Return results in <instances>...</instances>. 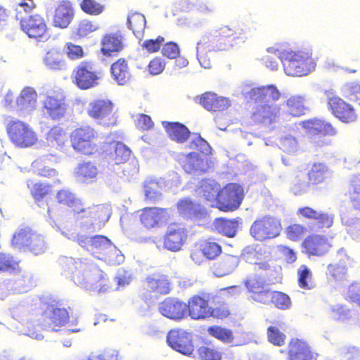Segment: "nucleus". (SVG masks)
<instances>
[{
	"mask_svg": "<svg viewBox=\"0 0 360 360\" xmlns=\"http://www.w3.org/2000/svg\"><path fill=\"white\" fill-rule=\"evenodd\" d=\"M243 198V189L237 184H229L219 190L217 202L224 210H233L239 207Z\"/></svg>",
	"mask_w": 360,
	"mask_h": 360,
	"instance_id": "obj_14",
	"label": "nucleus"
},
{
	"mask_svg": "<svg viewBox=\"0 0 360 360\" xmlns=\"http://www.w3.org/2000/svg\"><path fill=\"white\" fill-rule=\"evenodd\" d=\"M193 100L209 111L224 110L230 105L228 98L219 96L212 91H205L200 96H195Z\"/></svg>",
	"mask_w": 360,
	"mask_h": 360,
	"instance_id": "obj_20",
	"label": "nucleus"
},
{
	"mask_svg": "<svg viewBox=\"0 0 360 360\" xmlns=\"http://www.w3.org/2000/svg\"><path fill=\"white\" fill-rule=\"evenodd\" d=\"M328 104L334 115L343 122H352L356 120V115L351 105L332 92L328 94Z\"/></svg>",
	"mask_w": 360,
	"mask_h": 360,
	"instance_id": "obj_16",
	"label": "nucleus"
},
{
	"mask_svg": "<svg viewBox=\"0 0 360 360\" xmlns=\"http://www.w3.org/2000/svg\"><path fill=\"white\" fill-rule=\"evenodd\" d=\"M36 101V91H20L16 97L15 105L20 110H31L34 108Z\"/></svg>",
	"mask_w": 360,
	"mask_h": 360,
	"instance_id": "obj_45",
	"label": "nucleus"
},
{
	"mask_svg": "<svg viewBox=\"0 0 360 360\" xmlns=\"http://www.w3.org/2000/svg\"><path fill=\"white\" fill-rule=\"evenodd\" d=\"M117 351L107 348L103 352L91 353L89 356V360H117Z\"/></svg>",
	"mask_w": 360,
	"mask_h": 360,
	"instance_id": "obj_64",
	"label": "nucleus"
},
{
	"mask_svg": "<svg viewBox=\"0 0 360 360\" xmlns=\"http://www.w3.org/2000/svg\"><path fill=\"white\" fill-rule=\"evenodd\" d=\"M282 64L285 72L292 77L307 75L316 66L311 53L302 51H288L283 56Z\"/></svg>",
	"mask_w": 360,
	"mask_h": 360,
	"instance_id": "obj_3",
	"label": "nucleus"
},
{
	"mask_svg": "<svg viewBox=\"0 0 360 360\" xmlns=\"http://www.w3.org/2000/svg\"><path fill=\"white\" fill-rule=\"evenodd\" d=\"M158 309L164 316L177 320L184 317L188 311V305L178 300L167 298L159 304Z\"/></svg>",
	"mask_w": 360,
	"mask_h": 360,
	"instance_id": "obj_22",
	"label": "nucleus"
},
{
	"mask_svg": "<svg viewBox=\"0 0 360 360\" xmlns=\"http://www.w3.org/2000/svg\"><path fill=\"white\" fill-rule=\"evenodd\" d=\"M210 335L224 342H231L233 336L231 330L220 326H212L207 330Z\"/></svg>",
	"mask_w": 360,
	"mask_h": 360,
	"instance_id": "obj_60",
	"label": "nucleus"
},
{
	"mask_svg": "<svg viewBox=\"0 0 360 360\" xmlns=\"http://www.w3.org/2000/svg\"><path fill=\"white\" fill-rule=\"evenodd\" d=\"M70 139L73 148L84 155L92 154L98 150L96 132L89 127L75 129Z\"/></svg>",
	"mask_w": 360,
	"mask_h": 360,
	"instance_id": "obj_11",
	"label": "nucleus"
},
{
	"mask_svg": "<svg viewBox=\"0 0 360 360\" xmlns=\"http://www.w3.org/2000/svg\"><path fill=\"white\" fill-rule=\"evenodd\" d=\"M57 200L59 203L72 207L75 212L84 216H90L94 218H98L108 220L110 217V212L108 207L104 206H96L92 210L90 208L81 207L80 200L75 197V195L69 189H62L57 193Z\"/></svg>",
	"mask_w": 360,
	"mask_h": 360,
	"instance_id": "obj_4",
	"label": "nucleus"
},
{
	"mask_svg": "<svg viewBox=\"0 0 360 360\" xmlns=\"http://www.w3.org/2000/svg\"><path fill=\"white\" fill-rule=\"evenodd\" d=\"M79 6L84 13L90 15H98L104 11V6L96 0H82Z\"/></svg>",
	"mask_w": 360,
	"mask_h": 360,
	"instance_id": "obj_52",
	"label": "nucleus"
},
{
	"mask_svg": "<svg viewBox=\"0 0 360 360\" xmlns=\"http://www.w3.org/2000/svg\"><path fill=\"white\" fill-rule=\"evenodd\" d=\"M54 158L55 155L50 153L49 155H44L34 160L32 164V169L38 175L45 177H53L57 175L56 169L49 168L44 165L49 157Z\"/></svg>",
	"mask_w": 360,
	"mask_h": 360,
	"instance_id": "obj_47",
	"label": "nucleus"
},
{
	"mask_svg": "<svg viewBox=\"0 0 360 360\" xmlns=\"http://www.w3.org/2000/svg\"><path fill=\"white\" fill-rule=\"evenodd\" d=\"M68 139V136L65 131L60 127H55L48 132L44 146L61 150Z\"/></svg>",
	"mask_w": 360,
	"mask_h": 360,
	"instance_id": "obj_37",
	"label": "nucleus"
},
{
	"mask_svg": "<svg viewBox=\"0 0 360 360\" xmlns=\"http://www.w3.org/2000/svg\"><path fill=\"white\" fill-rule=\"evenodd\" d=\"M115 161L117 164L126 162L131 155L130 149L124 143L118 142L115 145Z\"/></svg>",
	"mask_w": 360,
	"mask_h": 360,
	"instance_id": "obj_62",
	"label": "nucleus"
},
{
	"mask_svg": "<svg viewBox=\"0 0 360 360\" xmlns=\"http://www.w3.org/2000/svg\"><path fill=\"white\" fill-rule=\"evenodd\" d=\"M350 200L353 206L360 210V174H354L351 181Z\"/></svg>",
	"mask_w": 360,
	"mask_h": 360,
	"instance_id": "obj_51",
	"label": "nucleus"
},
{
	"mask_svg": "<svg viewBox=\"0 0 360 360\" xmlns=\"http://www.w3.org/2000/svg\"><path fill=\"white\" fill-rule=\"evenodd\" d=\"M44 108L53 120L60 119L66 110L63 96L57 91H52L44 101Z\"/></svg>",
	"mask_w": 360,
	"mask_h": 360,
	"instance_id": "obj_25",
	"label": "nucleus"
},
{
	"mask_svg": "<svg viewBox=\"0 0 360 360\" xmlns=\"http://www.w3.org/2000/svg\"><path fill=\"white\" fill-rule=\"evenodd\" d=\"M7 129L12 142L21 148L32 146L38 140L36 133L30 125L20 120L11 121Z\"/></svg>",
	"mask_w": 360,
	"mask_h": 360,
	"instance_id": "obj_10",
	"label": "nucleus"
},
{
	"mask_svg": "<svg viewBox=\"0 0 360 360\" xmlns=\"http://www.w3.org/2000/svg\"><path fill=\"white\" fill-rule=\"evenodd\" d=\"M53 228H56L60 234L67 239L72 241H76L79 244V239L82 234H77L70 229L68 225L58 224L54 220L50 222Z\"/></svg>",
	"mask_w": 360,
	"mask_h": 360,
	"instance_id": "obj_59",
	"label": "nucleus"
},
{
	"mask_svg": "<svg viewBox=\"0 0 360 360\" xmlns=\"http://www.w3.org/2000/svg\"><path fill=\"white\" fill-rule=\"evenodd\" d=\"M258 106L252 114V119L257 122L269 125L276 121L279 109L276 105L267 103H257Z\"/></svg>",
	"mask_w": 360,
	"mask_h": 360,
	"instance_id": "obj_27",
	"label": "nucleus"
},
{
	"mask_svg": "<svg viewBox=\"0 0 360 360\" xmlns=\"http://www.w3.org/2000/svg\"><path fill=\"white\" fill-rule=\"evenodd\" d=\"M281 229L280 221L274 217H263L256 220L250 227L251 236L257 240L274 238Z\"/></svg>",
	"mask_w": 360,
	"mask_h": 360,
	"instance_id": "obj_12",
	"label": "nucleus"
},
{
	"mask_svg": "<svg viewBox=\"0 0 360 360\" xmlns=\"http://www.w3.org/2000/svg\"><path fill=\"white\" fill-rule=\"evenodd\" d=\"M29 278L22 275H15L9 278L0 279V300L11 295L22 293L28 289Z\"/></svg>",
	"mask_w": 360,
	"mask_h": 360,
	"instance_id": "obj_17",
	"label": "nucleus"
},
{
	"mask_svg": "<svg viewBox=\"0 0 360 360\" xmlns=\"http://www.w3.org/2000/svg\"><path fill=\"white\" fill-rule=\"evenodd\" d=\"M167 342L172 349L187 356H191L195 349L192 334L183 329L171 330Z\"/></svg>",
	"mask_w": 360,
	"mask_h": 360,
	"instance_id": "obj_13",
	"label": "nucleus"
},
{
	"mask_svg": "<svg viewBox=\"0 0 360 360\" xmlns=\"http://www.w3.org/2000/svg\"><path fill=\"white\" fill-rule=\"evenodd\" d=\"M247 37L245 32L239 27H230L224 25L214 30L212 32L203 35L197 43V58L200 65L210 68L212 61L209 53L213 51H227L232 48L236 41H244Z\"/></svg>",
	"mask_w": 360,
	"mask_h": 360,
	"instance_id": "obj_1",
	"label": "nucleus"
},
{
	"mask_svg": "<svg viewBox=\"0 0 360 360\" xmlns=\"http://www.w3.org/2000/svg\"><path fill=\"white\" fill-rule=\"evenodd\" d=\"M339 262L330 264L328 266L327 274L334 280H340L347 271V266L350 264L351 259L346 254L345 250L342 248L338 252Z\"/></svg>",
	"mask_w": 360,
	"mask_h": 360,
	"instance_id": "obj_32",
	"label": "nucleus"
},
{
	"mask_svg": "<svg viewBox=\"0 0 360 360\" xmlns=\"http://www.w3.org/2000/svg\"><path fill=\"white\" fill-rule=\"evenodd\" d=\"M271 302L280 309H288L291 306L289 296L281 292H274Z\"/></svg>",
	"mask_w": 360,
	"mask_h": 360,
	"instance_id": "obj_61",
	"label": "nucleus"
},
{
	"mask_svg": "<svg viewBox=\"0 0 360 360\" xmlns=\"http://www.w3.org/2000/svg\"><path fill=\"white\" fill-rule=\"evenodd\" d=\"M97 174L98 168L91 162H80L74 169L75 178L82 183L91 181L96 177Z\"/></svg>",
	"mask_w": 360,
	"mask_h": 360,
	"instance_id": "obj_40",
	"label": "nucleus"
},
{
	"mask_svg": "<svg viewBox=\"0 0 360 360\" xmlns=\"http://www.w3.org/2000/svg\"><path fill=\"white\" fill-rule=\"evenodd\" d=\"M310 138L311 142L317 146H323L328 143L326 136H335L337 130L332 124L324 120L318 118L309 119L300 122Z\"/></svg>",
	"mask_w": 360,
	"mask_h": 360,
	"instance_id": "obj_8",
	"label": "nucleus"
},
{
	"mask_svg": "<svg viewBox=\"0 0 360 360\" xmlns=\"http://www.w3.org/2000/svg\"><path fill=\"white\" fill-rule=\"evenodd\" d=\"M330 316L334 320L344 321L350 317V311L344 304H334L330 306Z\"/></svg>",
	"mask_w": 360,
	"mask_h": 360,
	"instance_id": "obj_54",
	"label": "nucleus"
},
{
	"mask_svg": "<svg viewBox=\"0 0 360 360\" xmlns=\"http://www.w3.org/2000/svg\"><path fill=\"white\" fill-rule=\"evenodd\" d=\"M177 207L179 214L185 217L202 219L207 216V213L203 207L199 204H194L188 198L180 200Z\"/></svg>",
	"mask_w": 360,
	"mask_h": 360,
	"instance_id": "obj_31",
	"label": "nucleus"
},
{
	"mask_svg": "<svg viewBox=\"0 0 360 360\" xmlns=\"http://www.w3.org/2000/svg\"><path fill=\"white\" fill-rule=\"evenodd\" d=\"M290 360H316V355L303 340H292L289 345Z\"/></svg>",
	"mask_w": 360,
	"mask_h": 360,
	"instance_id": "obj_29",
	"label": "nucleus"
},
{
	"mask_svg": "<svg viewBox=\"0 0 360 360\" xmlns=\"http://www.w3.org/2000/svg\"><path fill=\"white\" fill-rule=\"evenodd\" d=\"M43 62L50 70H63L65 68V59L62 50L53 48L45 54Z\"/></svg>",
	"mask_w": 360,
	"mask_h": 360,
	"instance_id": "obj_39",
	"label": "nucleus"
},
{
	"mask_svg": "<svg viewBox=\"0 0 360 360\" xmlns=\"http://www.w3.org/2000/svg\"><path fill=\"white\" fill-rule=\"evenodd\" d=\"M12 243L19 249L27 248L35 255L42 254L48 249V243L44 236L33 231L30 228L18 230L13 237Z\"/></svg>",
	"mask_w": 360,
	"mask_h": 360,
	"instance_id": "obj_5",
	"label": "nucleus"
},
{
	"mask_svg": "<svg viewBox=\"0 0 360 360\" xmlns=\"http://www.w3.org/2000/svg\"><path fill=\"white\" fill-rule=\"evenodd\" d=\"M162 125L165 128L169 137L177 143H184L191 134L189 129L184 124L179 122H163Z\"/></svg>",
	"mask_w": 360,
	"mask_h": 360,
	"instance_id": "obj_38",
	"label": "nucleus"
},
{
	"mask_svg": "<svg viewBox=\"0 0 360 360\" xmlns=\"http://www.w3.org/2000/svg\"><path fill=\"white\" fill-rule=\"evenodd\" d=\"M187 238L186 229L180 224H170L164 239V247L176 252L181 250Z\"/></svg>",
	"mask_w": 360,
	"mask_h": 360,
	"instance_id": "obj_18",
	"label": "nucleus"
},
{
	"mask_svg": "<svg viewBox=\"0 0 360 360\" xmlns=\"http://www.w3.org/2000/svg\"><path fill=\"white\" fill-rule=\"evenodd\" d=\"M190 148L199 150L202 153L209 155L211 153L212 148L210 144L200 136L194 134L191 138Z\"/></svg>",
	"mask_w": 360,
	"mask_h": 360,
	"instance_id": "obj_56",
	"label": "nucleus"
},
{
	"mask_svg": "<svg viewBox=\"0 0 360 360\" xmlns=\"http://www.w3.org/2000/svg\"><path fill=\"white\" fill-rule=\"evenodd\" d=\"M101 51L104 56H112L120 52L124 48L123 38L118 33L105 34L101 42Z\"/></svg>",
	"mask_w": 360,
	"mask_h": 360,
	"instance_id": "obj_30",
	"label": "nucleus"
},
{
	"mask_svg": "<svg viewBox=\"0 0 360 360\" xmlns=\"http://www.w3.org/2000/svg\"><path fill=\"white\" fill-rule=\"evenodd\" d=\"M145 288L158 294H167L170 291V283L165 275L153 274L148 276L144 283Z\"/></svg>",
	"mask_w": 360,
	"mask_h": 360,
	"instance_id": "obj_34",
	"label": "nucleus"
},
{
	"mask_svg": "<svg viewBox=\"0 0 360 360\" xmlns=\"http://www.w3.org/2000/svg\"><path fill=\"white\" fill-rule=\"evenodd\" d=\"M198 352L201 360H225V358L222 359L221 353L214 348L202 346Z\"/></svg>",
	"mask_w": 360,
	"mask_h": 360,
	"instance_id": "obj_63",
	"label": "nucleus"
},
{
	"mask_svg": "<svg viewBox=\"0 0 360 360\" xmlns=\"http://www.w3.org/2000/svg\"><path fill=\"white\" fill-rule=\"evenodd\" d=\"M127 22L136 37L141 39L146 25L145 16L139 13H132L128 15Z\"/></svg>",
	"mask_w": 360,
	"mask_h": 360,
	"instance_id": "obj_44",
	"label": "nucleus"
},
{
	"mask_svg": "<svg viewBox=\"0 0 360 360\" xmlns=\"http://www.w3.org/2000/svg\"><path fill=\"white\" fill-rule=\"evenodd\" d=\"M169 217L167 210L159 207H148L140 214L141 224L147 229L154 228L160 224L165 223Z\"/></svg>",
	"mask_w": 360,
	"mask_h": 360,
	"instance_id": "obj_23",
	"label": "nucleus"
},
{
	"mask_svg": "<svg viewBox=\"0 0 360 360\" xmlns=\"http://www.w3.org/2000/svg\"><path fill=\"white\" fill-rule=\"evenodd\" d=\"M298 284L301 288L309 290L313 288L312 274L306 265H301L297 269Z\"/></svg>",
	"mask_w": 360,
	"mask_h": 360,
	"instance_id": "obj_50",
	"label": "nucleus"
},
{
	"mask_svg": "<svg viewBox=\"0 0 360 360\" xmlns=\"http://www.w3.org/2000/svg\"><path fill=\"white\" fill-rule=\"evenodd\" d=\"M220 186L212 179H204L200 183L197 189L198 195L208 201L217 200Z\"/></svg>",
	"mask_w": 360,
	"mask_h": 360,
	"instance_id": "obj_42",
	"label": "nucleus"
},
{
	"mask_svg": "<svg viewBox=\"0 0 360 360\" xmlns=\"http://www.w3.org/2000/svg\"><path fill=\"white\" fill-rule=\"evenodd\" d=\"M332 176L331 170L323 163H314L308 173L309 181L314 184L323 182Z\"/></svg>",
	"mask_w": 360,
	"mask_h": 360,
	"instance_id": "obj_43",
	"label": "nucleus"
},
{
	"mask_svg": "<svg viewBox=\"0 0 360 360\" xmlns=\"http://www.w3.org/2000/svg\"><path fill=\"white\" fill-rule=\"evenodd\" d=\"M75 15L74 9L69 4L63 3L58 6L53 15V24L55 27L66 28Z\"/></svg>",
	"mask_w": 360,
	"mask_h": 360,
	"instance_id": "obj_33",
	"label": "nucleus"
},
{
	"mask_svg": "<svg viewBox=\"0 0 360 360\" xmlns=\"http://www.w3.org/2000/svg\"><path fill=\"white\" fill-rule=\"evenodd\" d=\"M20 26L29 38L38 41H44L49 37L48 24L42 15L36 13L25 16L20 20Z\"/></svg>",
	"mask_w": 360,
	"mask_h": 360,
	"instance_id": "obj_9",
	"label": "nucleus"
},
{
	"mask_svg": "<svg viewBox=\"0 0 360 360\" xmlns=\"http://www.w3.org/2000/svg\"><path fill=\"white\" fill-rule=\"evenodd\" d=\"M110 71L118 84L126 85L130 82L131 75L128 63L124 58H119L113 63Z\"/></svg>",
	"mask_w": 360,
	"mask_h": 360,
	"instance_id": "obj_36",
	"label": "nucleus"
},
{
	"mask_svg": "<svg viewBox=\"0 0 360 360\" xmlns=\"http://www.w3.org/2000/svg\"><path fill=\"white\" fill-rule=\"evenodd\" d=\"M307 179L305 174H301L296 176L291 187V191L295 195H302L309 191V183L307 181Z\"/></svg>",
	"mask_w": 360,
	"mask_h": 360,
	"instance_id": "obj_57",
	"label": "nucleus"
},
{
	"mask_svg": "<svg viewBox=\"0 0 360 360\" xmlns=\"http://www.w3.org/2000/svg\"><path fill=\"white\" fill-rule=\"evenodd\" d=\"M68 313L65 309L49 307L45 311V319L43 328L46 330L58 331L56 327L64 325L68 320Z\"/></svg>",
	"mask_w": 360,
	"mask_h": 360,
	"instance_id": "obj_24",
	"label": "nucleus"
},
{
	"mask_svg": "<svg viewBox=\"0 0 360 360\" xmlns=\"http://www.w3.org/2000/svg\"><path fill=\"white\" fill-rule=\"evenodd\" d=\"M214 228L219 233L224 236L233 237L238 228V221L236 219H217L214 222Z\"/></svg>",
	"mask_w": 360,
	"mask_h": 360,
	"instance_id": "obj_46",
	"label": "nucleus"
},
{
	"mask_svg": "<svg viewBox=\"0 0 360 360\" xmlns=\"http://www.w3.org/2000/svg\"><path fill=\"white\" fill-rule=\"evenodd\" d=\"M112 105L110 101H96L89 104L88 112L91 117L102 120L111 114Z\"/></svg>",
	"mask_w": 360,
	"mask_h": 360,
	"instance_id": "obj_41",
	"label": "nucleus"
},
{
	"mask_svg": "<svg viewBox=\"0 0 360 360\" xmlns=\"http://www.w3.org/2000/svg\"><path fill=\"white\" fill-rule=\"evenodd\" d=\"M79 245L100 259H104V256L111 257L112 253L116 254L118 252L107 237L101 235H82L79 239Z\"/></svg>",
	"mask_w": 360,
	"mask_h": 360,
	"instance_id": "obj_7",
	"label": "nucleus"
},
{
	"mask_svg": "<svg viewBox=\"0 0 360 360\" xmlns=\"http://www.w3.org/2000/svg\"><path fill=\"white\" fill-rule=\"evenodd\" d=\"M287 105L289 112L293 116H299L304 113L303 98L300 96H293L288 100Z\"/></svg>",
	"mask_w": 360,
	"mask_h": 360,
	"instance_id": "obj_58",
	"label": "nucleus"
},
{
	"mask_svg": "<svg viewBox=\"0 0 360 360\" xmlns=\"http://www.w3.org/2000/svg\"><path fill=\"white\" fill-rule=\"evenodd\" d=\"M59 263L64 269L63 274L70 276L77 285L98 293L107 291L108 285L105 274L86 259L63 257L60 258Z\"/></svg>",
	"mask_w": 360,
	"mask_h": 360,
	"instance_id": "obj_2",
	"label": "nucleus"
},
{
	"mask_svg": "<svg viewBox=\"0 0 360 360\" xmlns=\"http://www.w3.org/2000/svg\"><path fill=\"white\" fill-rule=\"evenodd\" d=\"M172 186L173 182L162 178L148 179L143 185L145 198L155 202L161 198L162 191L172 188Z\"/></svg>",
	"mask_w": 360,
	"mask_h": 360,
	"instance_id": "obj_21",
	"label": "nucleus"
},
{
	"mask_svg": "<svg viewBox=\"0 0 360 360\" xmlns=\"http://www.w3.org/2000/svg\"><path fill=\"white\" fill-rule=\"evenodd\" d=\"M341 221L343 225L349 226L347 233L351 238L357 242H360V219L342 216Z\"/></svg>",
	"mask_w": 360,
	"mask_h": 360,
	"instance_id": "obj_49",
	"label": "nucleus"
},
{
	"mask_svg": "<svg viewBox=\"0 0 360 360\" xmlns=\"http://www.w3.org/2000/svg\"><path fill=\"white\" fill-rule=\"evenodd\" d=\"M246 97H250L256 103H269L271 100L276 101L280 97V91H247Z\"/></svg>",
	"mask_w": 360,
	"mask_h": 360,
	"instance_id": "obj_48",
	"label": "nucleus"
},
{
	"mask_svg": "<svg viewBox=\"0 0 360 360\" xmlns=\"http://www.w3.org/2000/svg\"><path fill=\"white\" fill-rule=\"evenodd\" d=\"M302 245L309 255L320 257L329 251L332 244L326 236L312 234L304 240Z\"/></svg>",
	"mask_w": 360,
	"mask_h": 360,
	"instance_id": "obj_19",
	"label": "nucleus"
},
{
	"mask_svg": "<svg viewBox=\"0 0 360 360\" xmlns=\"http://www.w3.org/2000/svg\"><path fill=\"white\" fill-rule=\"evenodd\" d=\"M239 258L233 255H226L212 267L213 274L217 277H222L231 274L238 266Z\"/></svg>",
	"mask_w": 360,
	"mask_h": 360,
	"instance_id": "obj_35",
	"label": "nucleus"
},
{
	"mask_svg": "<svg viewBox=\"0 0 360 360\" xmlns=\"http://www.w3.org/2000/svg\"><path fill=\"white\" fill-rule=\"evenodd\" d=\"M187 311L193 319H205L214 316V310L209 306L207 301L198 296L191 300Z\"/></svg>",
	"mask_w": 360,
	"mask_h": 360,
	"instance_id": "obj_26",
	"label": "nucleus"
},
{
	"mask_svg": "<svg viewBox=\"0 0 360 360\" xmlns=\"http://www.w3.org/2000/svg\"><path fill=\"white\" fill-rule=\"evenodd\" d=\"M201 252L204 257L209 259H214L221 252V246L214 241H205L200 245Z\"/></svg>",
	"mask_w": 360,
	"mask_h": 360,
	"instance_id": "obj_53",
	"label": "nucleus"
},
{
	"mask_svg": "<svg viewBox=\"0 0 360 360\" xmlns=\"http://www.w3.org/2000/svg\"><path fill=\"white\" fill-rule=\"evenodd\" d=\"M27 186L30 188L34 198L39 202H41L40 199L49 191V186L42 183H34L32 181H27Z\"/></svg>",
	"mask_w": 360,
	"mask_h": 360,
	"instance_id": "obj_55",
	"label": "nucleus"
},
{
	"mask_svg": "<svg viewBox=\"0 0 360 360\" xmlns=\"http://www.w3.org/2000/svg\"><path fill=\"white\" fill-rule=\"evenodd\" d=\"M103 79L95 70L92 61L84 60L76 66L73 70L72 82L82 90L96 88L100 85Z\"/></svg>",
	"mask_w": 360,
	"mask_h": 360,
	"instance_id": "obj_6",
	"label": "nucleus"
},
{
	"mask_svg": "<svg viewBox=\"0 0 360 360\" xmlns=\"http://www.w3.org/2000/svg\"><path fill=\"white\" fill-rule=\"evenodd\" d=\"M297 214L299 217L314 220L312 225L309 226L310 231L324 228L328 229L333 226L334 221L333 214L316 210L310 207L299 208Z\"/></svg>",
	"mask_w": 360,
	"mask_h": 360,
	"instance_id": "obj_15",
	"label": "nucleus"
},
{
	"mask_svg": "<svg viewBox=\"0 0 360 360\" xmlns=\"http://www.w3.org/2000/svg\"><path fill=\"white\" fill-rule=\"evenodd\" d=\"M182 166L186 173L191 174H200L208 169L207 160L195 152L185 157Z\"/></svg>",
	"mask_w": 360,
	"mask_h": 360,
	"instance_id": "obj_28",
	"label": "nucleus"
}]
</instances>
